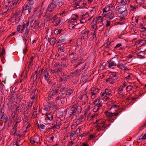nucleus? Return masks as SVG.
Returning a JSON list of instances; mask_svg holds the SVG:
<instances>
[{"label": "nucleus", "instance_id": "1", "mask_svg": "<svg viewBox=\"0 0 146 146\" xmlns=\"http://www.w3.org/2000/svg\"><path fill=\"white\" fill-rule=\"evenodd\" d=\"M61 6L60 3L58 0H52L48 5L47 11H48L52 12L56 11L57 6Z\"/></svg>", "mask_w": 146, "mask_h": 146}, {"label": "nucleus", "instance_id": "2", "mask_svg": "<svg viewBox=\"0 0 146 146\" xmlns=\"http://www.w3.org/2000/svg\"><path fill=\"white\" fill-rule=\"evenodd\" d=\"M82 127L81 126L79 127L78 128L76 131H73L70 135L71 139L72 138L73 139L76 137L78 136V134L82 131Z\"/></svg>", "mask_w": 146, "mask_h": 146}, {"label": "nucleus", "instance_id": "3", "mask_svg": "<svg viewBox=\"0 0 146 146\" xmlns=\"http://www.w3.org/2000/svg\"><path fill=\"white\" fill-rule=\"evenodd\" d=\"M32 7L31 6H30L28 5H25L23 6L22 13H23V12L24 11L25 13L28 14L31 13Z\"/></svg>", "mask_w": 146, "mask_h": 146}, {"label": "nucleus", "instance_id": "4", "mask_svg": "<svg viewBox=\"0 0 146 146\" xmlns=\"http://www.w3.org/2000/svg\"><path fill=\"white\" fill-rule=\"evenodd\" d=\"M0 120L6 123L8 121V116L3 112H1L0 113Z\"/></svg>", "mask_w": 146, "mask_h": 146}, {"label": "nucleus", "instance_id": "5", "mask_svg": "<svg viewBox=\"0 0 146 146\" xmlns=\"http://www.w3.org/2000/svg\"><path fill=\"white\" fill-rule=\"evenodd\" d=\"M66 113H68L69 114L70 116L69 117L71 116V115H74L76 113V111H72L70 109H68V108H67L66 110Z\"/></svg>", "mask_w": 146, "mask_h": 146}, {"label": "nucleus", "instance_id": "6", "mask_svg": "<svg viewBox=\"0 0 146 146\" xmlns=\"http://www.w3.org/2000/svg\"><path fill=\"white\" fill-rule=\"evenodd\" d=\"M96 19H95L94 18L93 19V20L91 23V25L92 28V29H94L95 26L97 25V21Z\"/></svg>", "mask_w": 146, "mask_h": 146}, {"label": "nucleus", "instance_id": "7", "mask_svg": "<svg viewBox=\"0 0 146 146\" xmlns=\"http://www.w3.org/2000/svg\"><path fill=\"white\" fill-rule=\"evenodd\" d=\"M100 98L99 99H96L94 102V104L96 106H99V107H101L102 106V104L100 103L99 100Z\"/></svg>", "mask_w": 146, "mask_h": 146}, {"label": "nucleus", "instance_id": "8", "mask_svg": "<svg viewBox=\"0 0 146 146\" xmlns=\"http://www.w3.org/2000/svg\"><path fill=\"white\" fill-rule=\"evenodd\" d=\"M107 62L109 64L108 67L110 68L112 66H116L117 64H115V63L114 62L111 60L109 61H108Z\"/></svg>", "mask_w": 146, "mask_h": 146}, {"label": "nucleus", "instance_id": "9", "mask_svg": "<svg viewBox=\"0 0 146 146\" xmlns=\"http://www.w3.org/2000/svg\"><path fill=\"white\" fill-rule=\"evenodd\" d=\"M118 9L119 12L120 13H122L125 10H127L126 6L125 5H123L122 7L118 8Z\"/></svg>", "mask_w": 146, "mask_h": 146}, {"label": "nucleus", "instance_id": "10", "mask_svg": "<svg viewBox=\"0 0 146 146\" xmlns=\"http://www.w3.org/2000/svg\"><path fill=\"white\" fill-rule=\"evenodd\" d=\"M60 19L57 15H54L52 17H51V21L52 22L54 23L55 21L57 22L58 21V19Z\"/></svg>", "mask_w": 146, "mask_h": 146}, {"label": "nucleus", "instance_id": "11", "mask_svg": "<svg viewBox=\"0 0 146 146\" xmlns=\"http://www.w3.org/2000/svg\"><path fill=\"white\" fill-rule=\"evenodd\" d=\"M114 17V14L111 12H109L107 14V18L109 20L112 19Z\"/></svg>", "mask_w": 146, "mask_h": 146}, {"label": "nucleus", "instance_id": "12", "mask_svg": "<svg viewBox=\"0 0 146 146\" xmlns=\"http://www.w3.org/2000/svg\"><path fill=\"white\" fill-rule=\"evenodd\" d=\"M76 53L74 52H72L70 54H69V56L70 58L72 59V60H77L76 58H75V55Z\"/></svg>", "mask_w": 146, "mask_h": 146}, {"label": "nucleus", "instance_id": "13", "mask_svg": "<svg viewBox=\"0 0 146 146\" xmlns=\"http://www.w3.org/2000/svg\"><path fill=\"white\" fill-rule=\"evenodd\" d=\"M5 55V50L4 47H3L2 48V51L0 54V57L2 58Z\"/></svg>", "mask_w": 146, "mask_h": 146}, {"label": "nucleus", "instance_id": "14", "mask_svg": "<svg viewBox=\"0 0 146 146\" xmlns=\"http://www.w3.org/2000/svg\"><path fill=\"white\" fill-rule=\"evenodd\" d=\"M99 89L98 88H96L95 87H92L91 88V92H93L95 93L96 94V93H97L99 91Z\"/></svg>", "mask_w": 146, "mask_h": 146}, {"label": "nucleus", "instance_id": "15", "mask_svg": "<svg viewBox=\"0 0 146 146\" xmlns=\"http://www.w3.org/2000/svg\"><path fill=\"white\" fill-rule=\"evenodd\" d=\"M84 13H83V23L87 21L85 20H84L83 19L85 18L86 17H88L89 16V15L87 12L85 14H84Z\"/></svg>", "mask_w": 146, "mask_h": 146}, {"label": "nucleus", "instance_id": "16", "mask_svg": "<svg viewBox=\"0 0 146 146\" xmlns=\"http://www.w3.org/2000/svg\"><path fill=\"white\" fill-rule=\"evenodd\" d=\"M51 40V42H50L51 40H49L48 41L50 42V44L54 45V44H55L56 41V39L55 38L53 37L52 38Z\"/></svg>", "mask_w": 146, "mask_h": 146}, {"label": "nucleus", "instance_id": "17", "mask_svg": "<svg viewBox=\"0 0 146 146\" xmlns=\"http://www.w3.org/2000/svg\"><path fill=\"white\" fill-rule=\"evenodd\" d=\"M89 32V31H85L83 33V39H85L88 37V34Z\"/></svg>", "mask_w": 146, "mask_h": 146}, {"label": "nucleus", "instance_id": "18", "mask_svg": "<svg viewBox=\"0 0 146 146\" xmlns=\"http://www.w3.org/2000/svg\"><path fill=\"white\" fill-rule=\"evenodd\" d=\"M82 37L80 38H79L78 39L77 44V46H81L82 45Z\"/></svg>", "mask_w": 146, "mask_h": 146}, {"label": "nucleus", "instance_id": "19", "mask_svg": "<svg viewBox=\"0 0 146 146\" xmlns=\"http://www.w3.org/2000/svg\"><path fill=\"white\" fill-rule=\"evenodd\" d=\"M69 78H67L66 77L62 78L61 77H60V79L59 81L61 82H66L67 81V80Z\"/></svg>", "mask_w": 146, "mask_h": 146}, {"label": "nucleus", "instance_id": "20", "mask_svg": "<svg viewBox=\"0 0 146 146\" xmlns=\"http://www.w3.org/2000/svg\"><path fill=\"white\" fill-rule=\"evenodd\" d=\"M39 22L38 21H37L36 20H35L34 23L33 24L34 25V27H33L34 29H36V28L39 25Z\"/></svg>", "mask_w": 146, "mask_h": 146}, {"label": "nucleus", "instance_id": "21", "mask_svg": "<svg viewBox=\"0 0 146 146\" xmlns=\"http://www.w3.org/2000/svg\"><path fill=\"white\" fill-rule=\"evenodd\" d=\"M68 89V87H67L66 86H65L62 88H61L60 90V91L62 92H63L62 93V94H64V92H66Z\"/></svg>", "mask_w": 146, "mask_h": 146}, {"label": "nucleus", "instance_id": "22", "mask_svg": "<svg viewBox=\"0 0 146 146\" xmlns=\"http://www.w3.org/2000/svg\"><path fill=\"white\" fill-rule=\"evenodd\" d=\"M105 113L109 117H111L113 115V113L109 112L108 111H105Z\"/></svg>", "mask_w": 146, "mask_h": 146}, {"label": "nucleus", "instance_id": "23", "mask_svg": "<svg viewBox=\"0 0 146 146\" xmlns=\"http://www.w3.org/2000/svg\"><path fill=\"white\" fill-rule=\"evenodd\" d=\"M117 2L118 3H122L123 5H125L127 3V1L126 0H119H119H117Z\"/></svg>", "mask_w": 146, "mask_h": 146}, {"label": "nucleus", "instance_id": "24", "mask_svg": "<svg viewBox=\"0 0 146 146\" xmlns=\"http://www.w3.org/2000/svg\"><path fill=\"white\" fill-rule=\"evenodd\" d=\"M110 6L109 5H107L106 7H105L104 9H103V12H105L107 13L110 9Z\"/></svg>", "mask_w": 146, "mask_h": 146}, {"label": "nucleus", "instance_id": "25", "mask_svg": "<svg viewBox=\"0 0 146 146\" xmlns=\"http://www.w3.org/2000/svg\"><path fill=\"white\" fill-rule=\"evenodd\" d=\"M76 111H77V113L78 114L80 113L82 111V107L80 106H77L76 109Z\"/></svg>", "mask_w": 146, "mask_h": 146}, {"label": "nucleus", "instance_id": "26", "mask_svg": "<svg viewBox=\"0 0 146 146\" xmlns=\"http://www.w3.org/2000/svg\"><path fill=\"white\" fill-rule=\"evenodd\" d=\"M34 102L32 101H31V102H30L29 104L26 107V108L27 109V110H29V109L31 108L33 103Z\"/></svg>", "mask_w": 146, "mask_h": 146}, {"label": "nucleus", "instance_id": "27", "mask_svg": "<svg viewBox=\"0 0 146 146\" xmlns=\"http://www.w3.org/2000/svg\"><path fill=\"white\" fill-rule=\"evenodd\" d=\"M81 70H74V72H72L70 74V76H71V74H73L74 73H76V74H81Z\"/></svg>", "mask_w": 146, "mask_h": 146}, {"label": "nucleus", "instance_id": "28", "mask_svg": "<svg viewBox=\"0 0 146 146\" xmlns=\"http://www.w3.org/2000/svg\"><path fill=\"white\" fill-rule=\"evenodd\" d=\"M44 78L46 80L47 82L49 83L50 84L51 82L50 81V80L49 78L50 77H48V76H47L46 74H45L44 75Z\"/></svg>", "mask_w": 146, "mask_h": 146}, {"label": "nucleus", "instance_id": "29", "mask_svg": "<svg viewBox=\"0 0 146 146\" xmlns=\"http://www.w3.org/2000/svg\"><path fill=\"white\" fill-rule=\"evenodd\" d=\"M126 86V84L125 83H123V86H121L117 88L119 90L122 91L123 90V88H124Z\"/></svg>", "mask_w": 146, "mask_h": 146}, {"label": "nucleus", "instance_id": "30", "mask_svg": "<svg viewBox=\"0 0 146 146\" xmlns=\"http://www.w3.org/2000/svg\"><path fill=\"white\" fill-rule=\"evenodd\" d=\"M137 42H139L138 44H140L141 43L142 44V45H144L146 44V42L145 40H139L138 41H137Z\"/></svg>", "mask_w": 146, "mask_h": 146}, {"label": "nucleus", "instance_id": "31", "mask_svg": "<svg viewBox=\"0 0 146 146\" xmlns=\"http://www.w3.org/2000/svg\"><path fill=\"white\" fill-rule=\"evenodd\" d=\"M46 115L47 116V117L49 120L51 121L52 119L53 115H52L49 114H48L47 113L46 114Z\"/></svg>", "mask_w": 146, "mask_h": 146}, {"label": "nucleus", "instance_id": "32", "mask_svg": "<svg viewBox=\"0 0 146 146\" xmlns=\"http://www.w3.org/2000/svg\"><path fill=\"white\" fill-rule=\"evenodd\" d=\"M82 132V131H80V133L78 134V136L79 137L78 138V141H79L78 142L80 143V144H81V142L80 141L82 138V133H81Z\"/></svg>", "mask_w": 146, "mask_h": 146}, {"label": "nucleus", "instance_id": "33", "mask_svg": "<svg viewBox=\"0 0 146 146\" xmlns=\"http://www.w3.org/2000/svg\"><path fill=\"white\" fill-rule=\"evenodd\" d=\"M33 139H34L35 142L36 143H38V141L39 139V138L38 136H35L33 137Z\"/></svg>", "mask_w": 146, "mask_h": 146}, {"label": "nucleus", "instance_id": "34", "mask_svg": "<svg viewBox=\"0 0 146 146\" xmlns=\"http://www.w3.org/2000/svg\"><path fill=\"white\" fill-rule=\"evenodd\" d=\"M60 100L62 104L64 103L67 101V98L65 97L61 98Z\"/></svg>", "mask_w": 146, "mask_h": 146}, {"label": "nucleus", "instance_id": "35", "mask_svg": "<svg viewBox=\"0 0 146 146\" xmlns=\"http://www.w3.org/2000/svg\"><path fill=\"white\" fill-rule=\"evenodd\" d=\"M55 70H56V71L58 73V72H62V69L61 68H59L58 66H55Z\"/></svg>", "mask_w": 146, "mask_h": 146}, {"label": "nucleus", "instance_id": "36", "mask_svg": "<svg viewBox=\"0 0 146 146\" xmlns=\"http://www.w3.org/2000/svg\"><path fill=\"white\" fill-rule=\"evenodd\" d=\"M126 64H122V66L120 67V69H121L122 70H129V69L126 67L124 66V65H125Z\"/></svg>", "mask_w": 146, "mask_h": 146}, {"label": "nucleus", "instance_id": "37", "mask_svg": "<svg viewBox=\"0 0 146 146\" xmlns=\"http://www.w3.org/2000/svg\"><path fill=\"white\" fill-rule=\"evenodd\" d=\"M67 92H66V95L67 96H70V94L72 93V91L71 89H69L68 90H67Z\"/></svg>", "mask_w": 146, "mask_h": 146}, {"label": "nucleus", "instance_id": "38", "mask_svg": "<svg viewBox=\"0 0 146 146\" xmlns=\"http://www.w3.org/2000/svg\"><path fill=\"white\" fill-rule=\"evenodd\" d=\"M34 21V18H33V17H32V16L31 17H30V18L29 19V20L28 21H29V23H30V24L31 25L32 24L33 22Z\"/></svg>", "mask_w": 146, "mask_h": 146}, {"label": "nucleus", "instance_id": "39", "mask_svg": "<svg viewBox=\"0 0 146 146\" xmlns=\"http://www.w3.org/2000/svg\"><path fill=\"white\" fill-rule=\"evenodd\" d=\"M13 102L12 101L10 100L8 103L7 104V105L8 106V108L10 109L12 106Z\"/></svg>", "mask_w": 146, "mask_h": 146}, {"label": "nucleus", "instance_id": "40", "mask_svg": "<svg viewBox=\"0 0 146 146\" xmlns=\"http://www.w3.org/2000/svg\"><path fill=\"white\" fill-rule=\"evenodd\" d=\"M13 135H17V137H19V138H20L22 135V133H18V132H17V133L16 132H14L13 133Z\"/></svg>", "mask_w": 146, "mask_h": 146}, {"label": "nucleus", "instance_id": "41", "mask_svg": "<svg viewBox=\"0 0 146 146\" xmlns=\"http://www.w3.org/2000/svg\"><path fill=\"white\" fill-rule=\"evenodd\" d=\"M43 70V68H42L40 69V71L39 72L38 74V79H40V80H41V78H40V76L42 74V71Z\"/></svg>", "mask_w": 146, "mask_h": 146}, {"label": "nucleus", "instance_id": "42", "mask_svg": "<svg viewBox=\"0 0 146 146\" xmlns=\"http://www.w3.org/2000/svg\"><path fill=\"white\" fill-rule=\"evenodd\" d=\"M133 88V87L132 86L129 85L127 87L126 90L127 91H129L131 90Z\"/></svg>", "mask_w": 146, "mask_h": 146}, {"label": "nucleus", "instance_id": "43", "mask_svg": "<svg viewBox=\"0 0 146 146\" xmlns=\"http://www.w3.org/2000/svg\"><path fill=\"white\" fill-rule=\"evenodd\" d=\"M113 60V61L114 62H115V64H117V63L118 62V58L116 57H114L112 59Z\"/></svg>", "mask_w": 146, "mask_h": 146}, {"label": "nucleus", "instance_id": "44", "mask_svg": "<svg viewBox=\"0 0 146 146\" xmlns=\"http://www.w3.org/2000/svg\"><path fill=\"white\" fill-rule=\"evenodd\" d=\"M51 17L50 16L48 15L45 18L44 21H51Z\"/></svg>", "mask_w": 146, "mask_h": 146}, {"label": "nucleus", "instance_id": "45", "mask_svg": "<svg viewBox=\"0 0 146 146\" xmlns=\"http://www.w3.org/2000/svg\"><path fill=\"white\" fill-rule=\"evenodd\" d=\"M123 16H125L127 15V10H125V11L122 12V13H120Z\"/></svg>", "mask_w": 146, "mask_h": 146}, {"label": "nucleus", "instance_id": "46", "mask_svg": "<svg viewBox=\"0 0 146 146\" xmlns=\"http://www.w3.org/2000/svg\"><path fill=\"white\" fill-rule=\"evenodd\" d=\"M22 28V27L20 25H19L17 26V30L18 32L19 31H20V30Z\"/></svg>", "mask_w": 146, "mask_h": 146}, {"label": "nucleus", "instance_id": "47", "mask_svg": "<svg viewBox=\"0 0 146 146\" xmlns=\"http://www.w3.org/2000/svg\"><path fill=\"white\" fill-rule=\"evenodd\" d=\"M103 21V20H101L97 21V22H98V24H100V25H99V27H102L104 25Z\"/></svg>", "mask_w": 146, "mask_h": 146}, {"label": "nucleus", "instance_id": "48", "mask_svg": "<svg viewBox=\"0 0 146 146\" xmlns=\"http://www.w3.org/2000/svg\"><path fill=\"white\" fill-rule=\"evenodd\" d=\"M30 142L32 144H33L34 143H35L34 139H33V137H32L31 138V139L30 140Z\"/></svg>", "mask_w": 146, "mask_h": 146}, {"label": "nucleus", "instance_id": "49", "mask_svg": "<svg viewBox=\"0 0 146 146\" xmlns=\"http://www.w3.org/2000/svg\"><path fill=\"white\" fill-rule=\"evenodd\" d=\"M58 21L56 23L54 26H56L60 24L61 22V20L60 19H58Z\"/></svg>", "mask_w": 146, "mask_h": 146}, {"label": "nucleus", "instance_id": "50", "mask_svg": "<svg viewBox=\"0 0 146 146\" xmlns=\"http://www.w3.org/2000/svg\"><path fill=\"white\" fill-rule=\"evenodd\" d=\"M95 19H96L97 21H101V20H102V17L101 16H99L98 17H97L95 18Z\"/></svg>", "mask_w": 146, "mask_h": 146}, {"label": "nucleus", "instance_id": "51", "mask_svg": "<svg viewBox=\"0 0 146 146\" xmlns=\"http://www.w3.org/2000/svg\"><path fill=\"white\" fill-rule=\"evenodd\" d=\"M19 0H17V1H15L11 6V8L13 9V8L14 7V5H15L17 4Z\"/></svg>", "mask_w": 146, "mask_h": 146}, {"label": "nucleus", "instance_id": "52", "mask_svg": "<svg viewBox=\"0 0 146 146\" xmlns=\"http://www.w3.org/2000/svg\"><path fill=\"white\" fill-rule=\"evenodd\" d=\"M97 126L99 127V128L100 130H104L106 127V126H105L104 125H103L102 127H100V126L98 125V124L97 125Z\"/></svg>", "mask_w": 146, "mask_h": 146}, {"label": "nucleus", "instance_id": "53", "mask_svg": "<svg viewBox=\"0 0 146 146\" xmlns=\"http://www.w3.org/2000/svg\"><path fill=\"white\" fill-rule=\"evenodd\" d=\"M52 93H54V94H57L58 92V90L55 89L54 90H53L51 91Z\"/></svg>", "mask_w": 146, "mask_h": 146}, {"label": "nucleus", "instance_id": "54", "mask_svg": "<svg viewBox=\"0 0 146 146\" xmlns=\"http://www.w3.org/2000/svg\"><path fill=\"white\" fill-rule=\"evenodd\" d=\"M16 33V32H15L12 33L11 34L9 35L7 37V38H9L13 36Z\"/></svg>", "mask_w": 146, "mask_h": 146}, {"label": "nucleus", "instance_id": "55", "mask_svg": "<svg viewBox=\"0 0 146 146\" xmlns=\"http://www.w3.org/2000/svg\"><path fill=\"white\" fill-rule=\"evenodd\" d=\"M91 93H92V94L91 97V98L92 99H94L95 98V96L96 95V94H95V93H94L93 92H92Z\"/></svg>", "mask_w": 146, "mask_h": 146}, {"label": "nucleus", "instance_id": "56", "mask_svg": "<svg viewBox=\"0 0 146 146\" xmlns=\"http://www.w3.org/2000/svg\"><path fill=\"white\" fill-rule=\"evenodd\" d=\"M58 65L59 66H62V62H61V63H56L54 64V66H57Z\"/></svg>", "mask_w": 146, "mask_h": 146}, {"label": "nucleus", "instance_id": "57", "mask_svg": "<svg viewBox=\"0 0 146 146\" xmlns=\"http://www.w3.org/2000/svg\"><path fill=\"white\" fill-rule=\"evenodd\" d=\"M33 58L34 57L33 56L31 57L30 58L31 59V61L29 63V66L30 65L31 63L33 62Z\"/></svg>", "mask_w": 146, "mask_h": 146}, {"label": "nucleus", "instance_id": "58", "mask_svg": "<svg viewBox=\"0 0 146 146\" xmlns=\"http://www.w3.org/2000/svg\"><path fill=\"white\" fill-rule=\"evenodd\" d=\"M14 94V92L13 91H12L10 94L9 95V97H10V99H11L12 98Z\"/></svg>", "mask_w": 146, "mask_h": 146}, {"label": "nucleus", "instance_id": "59", "mask_svg": "<svg viewBox=\"0 0 146 146\" xmlns=\"http://www.w3.org/2000/svg\"><path fill=\"white\" fill-rule=\"evenodd\" d=\"M110 21H108V20H107V21H106V27H108L109 26H110Z\"/></svg>", "mask_w": 146, "mask_h": 146}, {"label": "nucleus", "instance_id": "60", "mask_svg": "<svg viewBox=\"0 0 146 146\" xmlns=\"http://www.w3.org/2000/svg\"><path fill=\"white\" fill-rule=\"evenodd\" d=\"M19 108V106H17V107H16V109L15 110L14 112V113L15 114L16 113H17L19 112V111H18V109Z\"/></svg>", "mask_w": 146, "mask_h": 146}, {"label": "nucleus", "instance_id": "61", "mask_svg": "<svg viewBox=\"0 0 146 146\" xmlns=\"http://www.w3.org/2000/svg\"><path fill=\"white\" fill-rule=\"evenodd\" d=\"M143 140V139L141 138H139L138 139H137V142L138 143H140L142 142Z\"/></svg>", "mask_w": 146, "mask_h": 146}, {"label": "nucleus", "instance_id": "62", "mask_svg": "<svg viewBox=\"0 0 146 146\" xmlns=\"http://www.w3.org/2000/svg\"><path fill=\"white\" fill-rule=\"evenodd\" d=\"M59 40L60 41V43H62L64 42L66 40V39L64 38H60L59 39Z\"/></svg>", "mask_w": 146, "mask_h": 146}, {"label": "nucleus", "instance_id": "63", "mask_svg": "<svg viewBox=\"0 0 146 146\" xmlns=\"http://www.w3.org/2000/svg\"><path fill=\"white\" fill-rule=\"evenodd\" d=\"M51 108L50 106H46V107L44 108V110L47 111H48V110Z\"/></svg>", "mask_w": 146, "mask_h": 146}, {"label": "nucleus", "instance_id": "64", "mask_svg": "<svg viewBox=\"0 0 146 146\" xmlns=\"http://www.w3.org/2000/svg\"><path fill=\"white\" fill-rule=\"evenodd\" d=\"M73 144V142L72 141H70L67 145V146H72Z\"/></svg>", "mask_w": 146, "mask_h": 146}]
</instances>
